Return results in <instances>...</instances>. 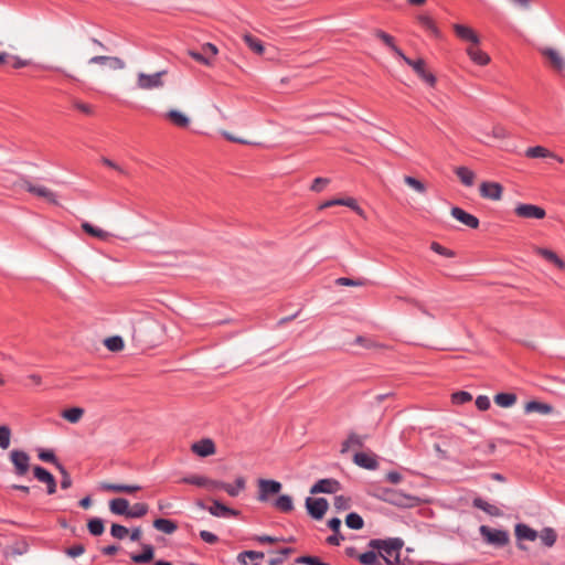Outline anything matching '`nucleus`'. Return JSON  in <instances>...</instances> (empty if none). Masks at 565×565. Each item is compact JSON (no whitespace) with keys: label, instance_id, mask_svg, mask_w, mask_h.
I'll return each mask as SVG.
<instances>
[{"label":"nucleus","instance_id":"1","mask_svg":"<svg viewBox=\"0 0 565 565\" xmlns=\"http://www.w3.org/2000/svg\"><path fill=\"white\" fill-rule=\"evenodd\" d=\"M367 546L376 550L386 565H405L406 559L401 558L404 541L401 537L372 539Z\"/></svg>","mask_w":565,"mask_h":565},{"label":"nucleus","instance_id":"2","mask_svg":"<svg viewBox=\"0 0 565 565\" xmlns=\"http://www.w3.org/2000/svg\"><path fill=\"white\" fill-rule=\"evenodd\" d=\"M479 532L487 544L495 547H503L510 542V534L507 530L491 529L488 525H481Z\"/></svg>","mask_w":565,"mask_h":565},{"label":"nucleus","instance_id":"3","mask_svg":"<svg viewBox=\"0 0 565 565\" xmlns=\"http://www.w3.org/2000/svg\"><path fill=\"white\" fill-rule=\"evenodd\" d=\"M167 74V71H160L153 74H146L140 72L137 74V88L143 90H151L161 88L164 85L162 77Z\"/></svg>","mask_w":565,"mask_h":565},{"label":"nucleus","instance_id":"4","mask_svg":"<svg viewBox=\"0 0 565 565\" xmlns=\"http://www.w3.org/2000/svg\"><path fill=\"white\" fill-rule=\"evenodd\" d=\"M21 188L29 193L46 200L50 203L57 204L56 194L44 185L34 184L26 177L20 179Z\"/></svg>","mask_w":565,"mask_h":565},{"label":"nucleus","instance_id":"5","mask_svg":"<svg viewBox=\"0 0 565 565\" xmlns=\"http://www.w3.org/2000/svg\"><path fill=\"white\" fill-rule=\"evenodd\" d=\"M257 500L267 502L271 495L278 494L282 488L279 481L273 479H258Z\"/></svg>","mask_w":565,"mask_h":565},{"label":"nucleus","instance_id":"6","mask_svg":"<svg viewBox=\"0 0 565 565\" xmlns=\"http://www.w3.org/2000/svg\"><path fill=\"white\" fill-rule=\"evenodd\" d=\"M30 456L28 452L19 449L10 451V460L14 467V473L18 477H23L30 469Z\"/></svg>","mask_w":565,"mask_h":565},{"label":"nucleus","instance_id":"7","mask_svg":"<svg viewBox=\"0 0 565 565\" xmlns=\"http://www.w3.org/2000/svg\"><path fill=\"white\" fill-rule=\"evenodd\" d=\"M329 503L324 498H311L306 499V509L308 514L315 520H321L328 511Z\"/></svg>","mask_w":565,"mask_h":565},{"label":"nucleus","instance_id":"8","mask_svg":"<svg viewBox=\"0 0 565 565\" xmlns=\"http://www.w3.org/2000/svg\"><path fill=\"white\" fill-rule=\"evenodd\" d=\"M514 213L519 217L523 218H535L541 220L544 218L546 212L543 207L534 204L520 203L515 206Z\"/></svg>","mask_w":565,"mask_h":565},{"label":"nucleus","instance_id":"9","mask_svg":"<svg viewBox=\"0 0 565 565\" xmlns=\"http://www.w3.org/2000/svg\"><path fill=\"white\" fill-rule=\"evenodd\" d=\"M217 52V47L214 44L205 43L201 46L200 51H189V55L204 65H211L212 57H214Z\"/></svg>","mask_w":565,"mask_h":565},{"label":"nucleus","instance_id":"10","mask_svg":"<svg viewBox=\"0 0 565 565\" xmlns=\"http://www.w3.org/2000/svg\"><path fill=\"white\" fill-rule=\"evenodd\" d=\"M405 63L411 66L414 72L423 79L425 81L429 86H435L436 84V77L433 73L426 71V63L423 58L418 60H412V58H405Z\"/></svg>","mask_w":565,"mask_h":565},{"label":"nucleus","instance_id":"11","mask_svg":"<svg viewBox=\"0 0 565 565\" xmlns=\"http://www.w3.org/2000/svg\"><path fill=\"white\" fill-rule=\"evenodd\" d=\"M33 475L40 482L46 484L47 494H54L56 492V480L49 470L41 466H35L33 468Z\"/></svg>","mask_w":565,"mask_h":565},{"label":"nucleus","instance_id":"12","mask_svg":"<svg viewBox=\"0 0 565 565\" xmlns=\"http://www.w3.org/2000/svg\"><path fill=\"white\" fill-rule=\"evenodd\" d=\"M540 53L548 61L550 65L557 72H562L565 68V60L555 49L542 47L539 50Z\"/></svg>","mask_w":565,"mask_h":565},{"label":"nucleus","instance_id":"13","mask_svg":"<svg viewBox=\"0 0 565 565\" xmlns=\"http://www.w3.org/2000/svg\"><path fill=\"white\" fill-rule=\"evenodd\" d=\"M450 214L454 218H456L458 222L462 223L463 225L470 227V228H478L479 227V220L475 215L466 212L461 207L454 206L450 211Z\"/></svg>","mask_w":565,"mask_h":565},{"label":"nucleus","instance_id":"14","mask_svg":"<svg viewBox=\"0 0 565 565\" xmlns=\"http://www.w3.org/2000/svg\"><path fill=\"white\" fill-rule=\"evenodd\" d=\"M340 489L339 481L334 479H320L310 489L311 494L334 493Z\"/></svg>","mask_w":565,"mask_h":565},{"label":"nucleus","instance_id":"15","mask_svg":"<svg viewBox=\"0 0 565 565\" xmlns=\"http://www.w3.org/2000/svg\"><path fill=\"white\" fill-rule=\"evenodd\" d=\"M212 505L207 508V511L216 518H232L237 516L239 514V511L228 508L225 504H223L220 500L213 499Z\"/></svg>","mask_w":565,"mask_h":565},{"label":"nucleus","instance_id":"16","mask_svg":"<svg viewBox=\"0 0 565 565\" xmlns=\"http://www.w3.org/2000/svg\"><path fill=\"white\" fill-rule=\"evenodd\" d=\"M503 188L498 182H482L480 184V195L489 200H500Z\"/></svg>","mask_w":565,"mask_h":565},{"label":"nucleus","instance_id":"17","mask_svg":"<svg viewBox=\"0 0 565 565\" xmlns=\"http://www.w3.org/2000/svg\"><path fill=\"white\" fill-rule=\"evenodd\" d=\"M89 64H98V65H108L113 70H122L125 68V62L117 56H105V55H96L89 58Z\"/></svg>","mask_w":565,"mask_h":565},{"label":"nucleus","instance_id":"18","mask_svg":"<svg viewBox=\"0 0 565 565\" xmlns=\"http://www.w3.org/2000/svg\"><path fill=\"white\" fill-rule=\"evenodd\" d=\"M192 451L200 457H207L215 454V445L212 439L204 438L196 441L191 447Z\"/></svg>","mask_w":565,"mask_h":565},{"label":"nucleus","instance_id":"19","mask_svg":"<svg viewBox=\"0 0 565 565\" xmlns=\"http://www.w3.org/2000/svg\"><path fill=\"white\" fill-rule=\"evenodd\" d=\"M454 30L456 35L462 41L471 42L475 45L479 44L480 39L471 28L463 24H454Z\"/></svg>","mask_w":565,"mask_h":565},{"label":"nucleus","instance_id":"20","mask_svg":"<svg viewBox=\"0 0 565 565\" xmlns=\"http://www.w3.org/2000/svg\"><path fill=\"white\" fill-rule=\"evenodd\" d=\"M100 489L109 492L117 493H134L136 491L141 490V487L138 484H121V483H108L103 482L100 484Z\"/></svg>","mask_w":565,"mask_h":565},{"label":"nucleus","instance_id":"21","mask_svg":"<svg viewBox=\"0 0 565 565\" xmlns=\"http://www.w3.org/2000/svg\"><path fill=\"white\" fill-rule=\"evenodd\" d=\"M514 533L518 541H535L539 537V533L524 523H518L514 527Z\"/></svg>","mask_w":565,"mask_h":565},{"label":"nucleus","instance_id":"22","mask_svg":"<svg viewBox=\"0 0 565 565\" xmlns=\"http://www.w3.org/2000/svg\"><path fill=\"white\" fill-rule=\"evenodd\" d=\"M525 156L527 158H554L558 162H563V159L561 157L556 156L555 153H553L552 151L542 146L527 148L525 151Z\"/></svg>","mask_w":565,"mask_h":565},{"label":"nucleus","instance_id":"23","mask_svg":"<svg viewBox=\"0 0 565 565\" xmlns=\"http://www.w3.org/2000/svg\"><path fill=\"white\" fill-rule=\"evenodd\" d=\"M109 510L113 514L128 518L129 501L125 498L113 499L109 502Z\"/></svg>","mask_w":565,"mask_h":565},{"label":"nucleus","instance_id":"24","mask_svg":"<svg viewBox=\"0 0 565 565\" xmlns=\"http://www.w3.org/2000/svg\"><path fill=\"white\" fill-rule=\"evenodd\" d=\"M353 461L364 469L374 470L377 468L376 459L365 452H356L353 457Z\"/></svg>","mask_w":565,"mask_h":565},{"label":"nucleus","instance_id":"25","mask_svg":"<svg viewBox=\"0 0 565 565\" xmlns=\"http://www.w3.org/2000/svg\"><path fill=\"white\" fill-rule=\"evenodd\" d=\"M524 412L526 414L539 413L542 415H547L553 412V406L537 401H530L525 404Z\"/></svg>","mask_w":565,"mask_h":565},{"label":"nucleus","instance_id":"26","mask_svg":"<svg viewBox=\"0 0 565 565\" xmlns=\"http://www.w3.org/2000/svg\"><path fill=\"white\" fill-rule=\"evenodd\" d=\"M154 548L150 544L142 545V552L140 554H131L130 558L137 564H147L153 559Z\"/></svg>","mask_w":565,"mask_h":565},{"label":"nucleus","instance_id":"27","mask_svg":"<svg viewBox=\"0 0 565 565\" xmlns=\"http://www.w3.org/2000/svg\"><path fill=\"white\" fill-rule=\"evenodd\" d=\"M467 54L469 55L471 61L477 65L484 66L490 62V56L486 52L478 49L477 46L468 47Z\"/></svg>","mask_w":565,"mask_h":565},{"label":"nucleus","instance_id":"28","mask_svg":"<svg viewBox=\"0 0 565 565\" xmlns=\"http://www.w3.org/2000/svg\"><path fill=\"white\" fill-rule=\"evenodd\" d=\"M472 504L475 508L482 510L490 516H501L502 515V511L498 507L488 503L482 498L473 499Z\"/></svg>","mask_w":565,"mask_h":565},{"label":"nucleus","instance_id":"29","mask_svg":"<svg viewBox=\"0 0 565 565\" xmlns=\"http://www.w3.org/2000/svg\"><path fill=\"white\" fill-rule=\"evenodd\" d=\"M166 117L175 126L184 128L190 124V119L186 115L177 109H171L167 113Z\"/></svg>","mask_w":565,"mask_h":565},{"label":"nucleus","instance_id":"30","mask_svg":"<svg viewBox=\"0 0 565 565\" xmlns=\"http://www.w3.org/2000/svg\"><path fill=\"white\" fill-rule=\"evenodd\" d=\"M153 527L166 534H172L178 529V525L170 519L159 518L153 521Z\"/></svg>","mask_w":565,"mask_h":565},{"label":"nucleus","instance_id":"31","mask_svg":"<svg viewBox=\"0 0 565 565\" xmlns=\"http://www.w3.org/2000/svg\"><path fill=\"white\" fill-rule=\"evenodd\" d=\"M332 205H344V206H348L356 212H361V209L359 207L356 201L352 198L334 199V200L327 201L320 206V209H326V207H329Z\"/></svg>","mask_w":565,"mask_h":565},{"label":"nucleus","instance_id":"32","mask_svg":"<svg viewBox=\"0 0 565 565\" xmlns=\"http://www.w3.org/2000/svg\"><path fill=\"white\" fill-rule=\"evenodd\" d=\"M516 399L518 397L514 393H498L493 397L494 403L504 408L513 406Z\"/></svg>","mask_w":565,"mask_h":565},{"label":"nucleus","instance_id":"33","mask_svg":"<svg viewBox=\"0 0 565 565\" xmlns=\"http://www.w3.org/2000/svg\"><path fill=\"white\" fill-rule=\"evenodd\" d=\"M273 505L281 512H290L294 510L292 498L288 494H280L274 502Z\"/></svg>","mask_w":565,"mask_h":565},{"label":"nucleus","instance_id":"34","mask_svg":"<svg viewBox=\"0 0 565 565\" xmlns=\"http://www.w3.org/2000/svg\"><path fill=\"white\" fill-rule=\"evenodd\" d=\"M243 40L246 45L256 54L262 55L265 51V47L262 41L249 33H245L243 35Z\"/></svg>","mask_w":565,"mask_h":565},{"label":"nucleus","instance_id":"35","mask_svg":"<svg viewBox=\"0 0 565 565\" xmlns=\"http://www.w3.org/2000/svg\"><path fill=\"white\" fill-rule=\"evenodd\" d=\"M82 228L83 231L90 235V236H94V237H97L99 239H103V241H106L108 237H109V233L99 228V227H96L94 225H92L90 223L88 222H83L82 223Z\"/></svg>","mask_w":565,"mask_h":565},{"label":"nucleus","instance_id":"36","mask_svg":"<svg viewBox=\"0 0 565 565\" xmlns=\"http://www.w3.org/2000/svg\"><path fill=\"white\" fill-rule=\"evenodd\" d=\"M84 415V408L82 407H71L67 409H64L61 414V416L66 419L67 422L75 424L81 420V418Z\"/></svg>","mask_w":565,"mask_h":565},{"label":"nucleus","instance_id":"37","mask_svg":"<svg viewBox=\"0 0 565 565\" xmlns=\"http://www.w3.org/2000/svg\"><path fill=\"white\" fill-rule=\"evenodd\" d=\"M539 536L546 547H552L557 540V533L552 527H544Z\"/></svg>","mask_w":565,"mask_h":565},{"label":"nucleus","instance_id":"38","mask_svg":"<svg viewBox=\"0 0 565 565\" xmlns=\"http://www.w3.org/2000/svg\"><path fill=\"white\" fill-rule=\"evenodd\" d=\"M87 529H88V532L93 536L102 535L104 533V531H105L103 519H100V518H92V519H89L88 522H87Z\"/></svg>","mask_w":565,"mask_h":565},{"label":"nucleus","instance_id":"39","mask_svg":"<svg viewBox=\"0 0 565 565\" xmlns=\"http://www.w3.org/2000/svg\"><path fill=\"white\" fill-rule=\"evenodd\" d=\"M456 174L465 185L471 186L473 184L475 173L470 169L466 167H458L456 169Z\"/></svg>","mask_w":565,"mask_h":565},{"label":"nucleus","instance_id":"40","mask_svg":"<svg viewBox=\"0 0 565 565\" xmlns=\"http://www.w3.org/2000/svg\"><path fill=\"white\" fill-rule=\"evenodd\" d=\"M376 550H372L364 552L358 556L359 561L363 565H383L379 561V555L375 552Z\"/></svg>","mask_w":565,"mask_h":565},{"label":"nucleus","instance_id":"41","mask_svg":"<svg viewBox=\"0 0 565 565\" xmlns=\"http://www.w3.org/2000/svg\"><path fill=\"white\" fill-rule=\"evenodd\" d=\"M245 479L243 477H238L235 480V484L227 483L224 487V491L231 497H237L242 490L245 489Z\"/></svg>","mask_w":565,"mask_h":565},{"label":"nucleus","instance_id":"42","mask_svg":"<svg viewBox=\"0 0 565 565\" xmlns=\"http://www.w3.org/2000/svg\"><path fill=\"white\" fill-rule=\"evenodd\" d=\"M345 524L349 529L361 530L364 526V521L360 514L350 512L345 516Z\"/></svg>","mask_w":565,"mask_h":565},{"label":"nucleus","instance_id":"43","mask_svg":"<svg viewBox=\"0 0 565 565\" xmlns=\"http://www.w3.org/2000/svg\"><path fill=\"white\" fill-rule=\"evenodd\" d=\"M362 447L363 446V437L352 433L349 435L347 440L342 443V452H345L349 450L350 447Z\"/></svg>","mask_w":565,"mask_h":565},{"label":"nucleus","instance_id":"44","mask_svg":"<svg viewBox=\"0 0 565 565\" xmlns=\"http://www.w3.org/2000/svg\"><path fill=\"white\" fill-rule=\"evenodd\" d=\"M335 285L338 286H350V287H361L365 286L367 284V279L365 278H348V277H340L335 279Z\"/></svg>","mask_w":565,"mask_h":565},{"label":"nucleus","instance_id":"45","mask_svg":"<svg viewBox=\"0 0 565 565\" xmlns=\"http://www.w3.org/2000/svg\"><path fill=\"white\" fill-rule=\"evenodd\" d=\"M106 348L111 352H118L124 349V340L119 335H113L105 340Z\"/></svg>","mask_w":565,"mask_h":565},{"label":"nucleus","instance_id":"46","mask_svg":"<svg viewBox=\"0 0 565 565\" xmlns=\"http://www.w3.org/2000/svg\"><path fill=\"white\" fill-rule=\"evenodd\" d=\"M181 482L206 488L210 483V479L204 476L193 475L182 478Z\"/></svg>","mask_w":565,"mask_h":565},{"label":"nucleus","instance_id":"47","mask_svg":"<svg viewBox=\"0 0 565 565\" xmlns=\"http://www.w3.org/2000/svg\"><path fill=\"white\" fill-rule=\"evenodd\" d=\"M417 20H418V23L423 28H425L427 31L431 32L434 35L438 36L439 31L430 17H428L426 14H420V15H418Z\"/></svg>","mask_w":565,"mask_h":565},{"label":"nucleus","instance_id":"48","mask_svg":"<svg viewBox=\"0 0 565 565\" xmlns=\"http://www.w3.org/2000/svg\"><path fill=\"white\" fill-rule=\"evenodd\" d=\"M148 505L146 503H135L132 508H129L128 518L140 519L148 512Z\"/></svg>","mask_w":565,"mask_h":565},{"label":"nucleus","instance_id":"49","mask_svg":"<svg viewBox=\"0 0 565 565\" xmlns=\"http://www.w3.org/2000/svg\"><path fill=\"white\" fill-rule=\"evenodd\" d=\"M39 459L45 462L53 463L56 468H58V465H62L58 459L56 458L55 454L51 449H40L39 450Z\"/></svg>","mask_w":565,"mask_h":565},{"label":"nucleus","instance_id":"50","mask_svg":"<svg viewBox=\"0 0 565 565\" xmlns=\"http://www.w3.org/2000/svg\"><path fill=\"white\" fill-rule=\"evenodd\" d=\"M404 182L408 186H411L414 191H416V192H418L420 194H424L426 192L425 184L420 180H418V179H416L414 177H411V175L404 177Z\"/></svg>","mask_w":565,"mask_h":565},{"label":"nucleus","instance_id":"51","mask_svg":"<svg viewBox=\"0 0 565 565\" xmlns=\"http://www.w3.org/2000/svg\"><path fill=\"white\" fill-rule=\"evenodd\" d=\"M295 562L297 564H302V565H330L328 563L322 562L319 557L311 556V555L299 556L296 558Z\"/></svg>","mask_w":565,"mask_h":565},{"label":"nucleus","instance_id":"52","mask_svg":"<svg viewBox=\"0 0 565 565\" xmlns=\"http://www.w3.org/2000/svg\"><path fill=\"white\" fill-rule=\"evenodd\" d=\"M11 430L8 426H0V448L7 449L10 446Z\"/></svg>","mask_w":565,"mask_h":565},{"label":"nucleus","instance_id":"53","mask_svg":"<svg viewBox=\"0 0 565 565\" xmlns=\"http://www.w3.org/2000/svg\"><path fill=\"white\" fill-rule=\"evenodd\" d=\"M57 470L60 471L62 479H61V488L66 490L72 487L73 480L71 478V475L66 470V468L63 465H58Z\"/></svg>","mask_w":565,"mask_h":565},{"label":"nucleus","instance_id":"54","mask_svg":"<svg viewBox=\"0 0 565 565\" xmlns=\"http://www.w3.org/2000/svg\"><path fill=\"white\" fill-rule=\"evenodd\" d=\"M129 531L121 524L114 523L110 527V534L117 540H122L128 535Z\"/></svg>","mask_w":565,"mask_h":565},{"label":"nucleus","instance_id":"55","mask_svg":"<svg viewBox=\"0 0 565 565\" xmlns=\"http://www.w3.org/2000/svg\"><path fill=\"white\" fill-rule=\"evenodd\" d=\"M472 399V395L466 391H458L452 394V402L455 404H465Z\"/></svg>","mask_w":565,"mask_h":565},{"label":"nucleus","instance_id":"56","mask_svg":"<svg viewBox=\"0 0 565 565\" xmlns=\"http://www.w3.org/2000/svg\"><path fill=\"white\" fill-rule=\"evenodd\" d=\"M245 557H248L250 559H259L264 557V553L257 551H244L238 554L237 559L243 564H246Z\"/></svg>","mask_w":565,"mask_h":565},{"label":"nucleus","instance_id":"57","mask_svg":"<svg viewBox=\"0 0 565 565\" xmlns=\"http://www.w3.org/2000/svg\"><path fill=\"white\" fill-rule=\"evenodd\" d=\"M64 553L72 557V558H75V557H78L81 556L82 554L85 553V546L83 544H75L71 547H67Z\"/></svg>","mask_w":565,"mask_h":565},{"label":"nucleus","instance_id":"58","mask_svg":"<svg viewBox=\"0 0 565 565\" xmlns=\"http://www.w3.org/2000/svg\"><path fill=\"white\" fill-rule=\"evenodd\" d=\"M430 248L435 253H437V254H439L441 256H445V257L451 258V257L455 256V252L454 250L448 249V248L444 247L443 245H440L439 243H436V242L431 243Z\"/></svg>","mask_w":565,"mask_h":565},{"label":"nucleus","instance_id":"59","mask_svg":"<svg viewBox=\"0 0 565 565\" xmlns=\"http://www.w3.org/2000/svg\"><path fill=\"white\" fill-rule=\"evenodd\" d=\"M490 398L486 395H479L477 398H476V406L479 411H488L490 408Z\"/></svg>","mask_w":565,"mask_h":565},{"label":"nucleus","instance_id":"60","mask_svg":"<svg viewBox=\"0 0 565 565\" xmlns=\"http://www.w3.org/2000/svg\"><path fill=\"white\" fill-rule=\"evenodd\" d=\"M330 182L327 178H316L310 186V189L315 192H320L323 188Z\"/></svg>","mask_w":565,"mask_h":565},{"label":"nucleus","instance_id":"61","mask_svg":"<svg viewBox=\"0 0 565 565\" xmlns=\"http://www.w3.org/2000/svg\"><path fill=\"white\" fill-rule=\"evenodd\" d=\"M199 535H200L201 540L204 541L205 543L215 544L218 542L217 535H215L214 533H212L210 531L202 530V531H200Z\"/></svg>","mask_w":565,"mask_h":565},{"label":"nucleus","instance_id":"62","mask_svg":"<svg viewBox=\"0 0 565 565\" xmlns=\"http://www.w3.org/2000/svg\"><path fill=\"white\" fill-rule=\"evenodd\" d=\"M375 35L380 40H382L390 49H392L395 45L393 36L387 34L386 32H384L382 30H376Z\"/></svg>","mask_w":565,"mask_h":565},{"label":"nucleus","instance_id":"63","mask_svg":"<svg viewBox=\"0 0 565 565\" xmlns=\"http://www.w3.org/2000/svg\"><path fill=\"white\" fill-rule=\"evenodd\" d=\"M334 507L337 510H345L349 508V499L344 495H337L334 498Z\"/></svg>","mask_w":565,"mask_h":565},{"label":"nucleus","instance_id":"64","mask_svg":"<svg viewBox=\"0 0 565 565\" xmlns=\"http://www.w3.org/2000/svg\"><path fill=\"white\" fill-rule=\"evenodd\" d=\"M73 106H74L77 110H79V111H82V113H84V114H86V115H92V113H93L92 106H90V105H88V104H85V103H83V102L74 100V102H73Z\"/></svg>","mask_w":565,"mask_h":565}]
</instances>
